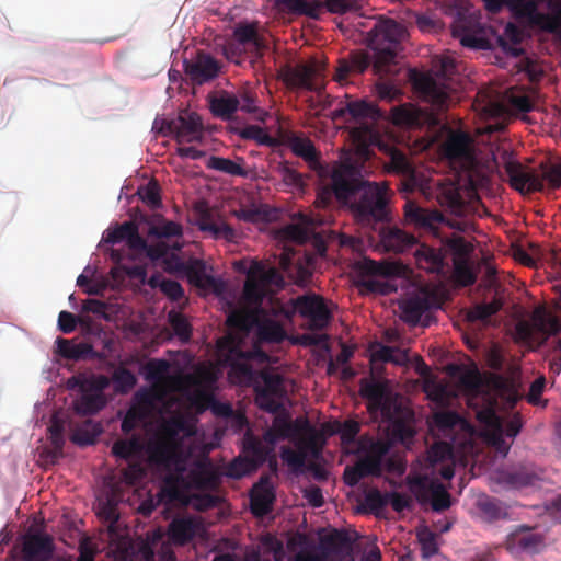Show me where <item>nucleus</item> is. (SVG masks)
Segmentation results:
<instances>
[{
  "instance_id": "nucleus-1",
  "label": "nucleus",
  "mask_w": 561,
  "mask_h": 561,
  "mask_svg": "<svg viewBox=\"0 0 561 561\" xmlns=\"http://www.w3.org/2000/svg\"><path fill=\"white\" fill-rule=\"evenodd\" d=\"M336 201L348 206L363 224H377L389 218V187L386 182L365 180L360 170L348 163L344 174H335Z\"/></svg>"
},
{
  "instance_id": "nucleus-2",
  "label": "nucleus",
  "mask_w": 561,
  "mask_h": 561,
  "mask_svg": "<svg viewBox=\"0 0 561 561\" xmlns=\"http://www.w3.org/2000/svg\"><path fill=\"white\" fill-rule=\"evenodd\" d=\"M404 35V27L390 19L378 22L370 30L368 46L374 51L373 69L380 78L398 72L397 58Z\"/></svg>"
},
{
  "instance_id": "nucleus-3",
  "label": "nucleus",
  "mask_w": 561,
  "mask_h": 561,
  "mask_svg": "<svg viewBox=\"0 0 561 561\" xmlns=\"http://www.w3.org/2000/svg\"><path fill=\"white\" fill-rule=\"evenodd\" d=\"M359 394L367 400V410L370 413L380 412L391 423L394 437L402 442L413 438V427L397 416L399 408L392 404L388 380L363 378L359 381Z\"/></svg>"
},
{
  "instance_id": "nucleus-4",
  "label": "nucleus",
  "mask_w": 561,
  "mask_h": 561,
  "mask_svg": "<svg viewBox=\"0 0 561 561\" xmlns=\"http://www.w3.org/2000/svg\"><path fill=\"white\" fill-rule=\"evenodd\" d=\"M195 434V422L185 414L178 413L163 420L159 427L158 442L153 447V456L160 461L171 460L181 448L183 439Z\"/></svg>"
},
{
  "instance_id": "nucleus-5",
  "label": "nucleus",
  "mask_w": 561,
  "mask_h": 561,
  "mask_svg": "<svg viewBox=\"0 0 561 561\" xmlns=\"http://www.w3.org/2000/svg\"><path fill=\"white\" fill-rule=\"evenodd\" d=\"M471 137L462 131H453L442 146L444 156L450 161L463 164L468 170L469 184L472 188L485 187L489 175L479 167V162L472 150Z\"/></svg>"
},
{
  "instance_id": "nucleus-6",
  "label": "nucleus",
  "mask_w": 561,
  "mask_h": 561,
  "mask_svg": "<svg viewBox=\"0 0 561 561\" xmlns=\"http://www.w3.org/2000/svg\"><path fill=\"white\" fill-rule=\"evenodd\" d=\"M542 174L524 170L519 162L507 161L505 172L508 175L511 186L518 192H541L545 188V181L552 188L561 186V162L552 165L541 164Z\"/></svg>"
},
{
  "instance_id": "nucleus-7",
  "label": "nucleus",
  "mask_w": 561,
  "mask_h": 561,
  "mask_svg": "<svg viewBox=\"0 0 561 561\" xmlns=\"http://www.w3.org/2000/svg\"><path fill=\"white\" fill-rule=\"evenodd\" d=\"M162 136H173L179 144L201 142L204 138L202 117L195 112H182L173 119H154L153 127Z\"/></svg>"
},
{
  "instance_id": "nucleus-8",
  "label": "nucleus",
  "mask_w": 561,
  "mask_h": 561,
  "mask_svg": "<svg viewBox=\"0 0 561 561\" xmlns=\"http://www.w3.org/2000/svg\"><path fill=\"white\" fill-rule=\"evenodd\" d=\"M440 307V299L438 295L428 288H421L414 294L408 296L400 301L399 308L401 311V319L410 324L416 325L422 321L423 327H428L432 320L430 311Z\"/></svg>"
},
{
  "instance_id": "nucleus-9",
  "label": "nucleus",
  "mask_w": 561,
  "mask_h": 561,
  "mask_svg": "<svg viewBox=\"0 0 561 561\" xmlns=\"http://www.w3.org/2000/svg\"><path fill=\"white\" fill-rule=\"evenodd\" d=\"M409 486L421 504L430 503L433 511L443 512L450 507L451 497L444 484L427 476L409 479Z\"/></svg>"
},
{
  "instance_id": "nucleus-10",
  "label": "nucleus",
  "mask_w": 561,
  "mask_h": 561,
  "mask_svg": "<svg viewBox=\"0 0 561 561\" xmlns=\"http://www.w3.org/2000/svg\"><path fill=\"white\" fill-rule=\"evenodd\" d=\"M262 385L254 386L255 403L268 413H279L283 404L279 402L285 396L284 379L279 374L263 369L260 371Z\"/></svg>"
},
{
  "instance_id": "nucleus-11",
  "label": "nucleus",
  "mask_w": 561,
  "mask_h": 561,
  "mask_svg": "<svg viewBox=\"0 0 561 561\" xmlns=\"http://www.w3.org/2000/svg\"><path fill=\"white\" fill-rule=\"evenodd\" d=\"M294 311L308 320V328L313 331L325 329L332 314L322 297L314 294H307L291 299Z\"/></svg>"
},
{
  "instance_id": "nucleus-12",
  "label": "nucleus",
  "mask_w": 561,
  "mask_h": 561,
  "mask_svg": "<svg viewBox=\"0 0 561 561\" xmlns=\"http://www.w3.org/2000/svg\"><path fill=\"white\" fill-rule=\"evenodd\" d=\"M54 552L53 539L48 535L27 533L21 546H14L11 556L15 561H48Z\"/></svg>"
},
{
  "instance_id": "nucleus-13",
  "label": "nucleus",
  "mask_w": 561,
  "mask_h": 561,
  "mask_svg": "<svg viewBox=\"0 0 561 561\" xmlns=\"http://www.w3.org/2000/svg\"><path fill=\"white\" fill-rule=\"evenodd\" d=\"M267 359V355L261 350L243 352L238 345L231 344L225 363L230 367L229 378L239 383H248L254 379V370L248 363L252 358Z\"/></svg>"
},
{
  "instance_id": "nucleus-14",
  "label": "nucleus",
  "mask_w": 561,
  "mask_h": 561,
  "mask_svg": "<svg viewBox=\"0 0 561 561\" xmlns=\"http://www.w3.org/2000/svg\"><path fill=\"white\" fill-rule=\"evenodd\" d=\"M459 387L468 396V405L476 414L490 402L496 407V400L485 391L484 380L478 369L463 370L459 376Z\"/></svg>"
},
{
  "instance_id": "nucleus-15",
  "label": "nucleus",
  "mask_w": 561,
  "mask_h": 561,
  "mask_svg": "<svg viewBox=\"0 0 561 561\" xmlns=\"http://www.w3.org/2000/svg\"><path fill=\"white\" fill-rule=\"evenodd\" d=\"M416 90L423 99L437 112H444L451 102V90L448 85L430 75H422L414 81Z\"/></svg>"
},
{
  "instance_id": "nucleus-16",
  "label": "nucleus",
  "mask_w": 561,
  "mask_h": 561,
  "mask_svg": "<svg viewBox=\"0 0 561 561\" xmlns=\"http://www.w3.org/2000/svg\"><path fill=\"white\" fill-rule=\"evenodd\" d=\"M476 419L482 425L490 430L489 442L490 444L503 456L510 451L511 445L504 439L503 422L496 413V407L492 402L486 407L477 411Z\"/></svg>"
},
{
  "instance_id": "nucleus-17",
  "label": "nucleus",
  "mask_w": 561,
  "mask_h": 561,
  "mask_svg": "<svg viewBox=\"0 0 561 561\" xmlns=\"http://www.w3.org/2000/svg\"><path fill=\"white\" fill-rule=\"evenodd\" d=\"M184 70L194 84L202 85L218 77L220 64L211 55L198 51L193 60L184 62Z\"/></svg>"
},
{
  "instance_id": "nucleus-18",
  "label": "nucleus",
  "mask_w": 561,
  "mask_h": 561,
  "mask_svg": "<svg viewBox=\"0 0 561 561\" xmlns=\"http://www.w3.org/2000/svg\"><path fill=\"white\" fill-rule=\"evenodd\" d=\"M276 499L275 489L268 474H263L250 492V508L254 516L270 514Z\"/></svg>"
},
{
  "instance_id": "nucleus-19",
  "label": "nucleus",
  "mask_w": 561,
  "mask_h": 561,
  "mask_svg": "<svg viewBox=\"0 0 561 561\" xmlns=\"http://www.w3.org/2000/svg\"><path fill=\"white\" fill-rule=\"evenodd\" d=\"M403 210L405 221L419 229L434 231L444 221L440 211L423 208L413 201H407Z\"/></svg>"
},
{
  "instance_id": "nucleus-20",
  "label": "nucleus",
  "mask_w": 561,
  "mask_h": 561,
  "mask_svg": "<svg viewBox=\"0 0 561 561\" xmlns=\"http://www.w3.org/2000/svg\"><path fill=\"white\" fill-rule=\"evenodd\" d=\"M286 142L293 153L307 162L311 170L324 174L327 167L321 163V153L309 138L291 133Z\"/></svg>"
},
{
  "instance_id": "nucleus-21",
  "label": "nucleus",
  "mask_w": 561,
  "mask_h": 561,
  "mask_svg": "<svg viewBox=\"0 0 561 561\" xmlns=\"http://www.w3.org/2000/svg\"><path fill=\"white\" fill-rule=\"evenodd\" d=\"M320 69L314 65L301 64L296 67H286L282 71L284 82L289 88H301L309 91H319L320 87L313 81Z\"/></svg>"
},
{
  "instance_id": "nucleus-22",
  "label": "nucleus",
  "mask_w": 561,
  "mask_h": 561,
  "mask_svg": "<svg viewBox=\"0 0 561 561\" xmlns=\"http://www.w3.org/2000/svg\"><path fill=\"white\" fill-rule=\"evenodd\" d=\"M416 243V238L398 227L386 226L379 231V244L386 252L402 253Z\"/></svg>"
},
{
  "instance_id": "nucleus-23",
  "label": "nucleus",
  "mask_w": 561,
  "mask_h": 561,
  "mask_svg": "<svg viewBox=\"0 0 561 561\" xmlns=\"http://www.w3.org/2000/svg\"><path fill=\"white\" fill-rule=\"evenodd\" d=\"M428 119L427 114L413 104L407 103L391 108V122L396 126L419 129Z\"/></svg>"
},
{
  "instance_id": "nucleus-24",
  "label": "nucleus",
  "mask_w": 561,
  "mask_h": 561,
  "mask_svg": "<svg viewBox=\"0 0 561 561\" xmlns=\"http://www.w3.org/2000/svg\"><path fill=\"white\" fill-rule=\"evenodd\" d=\"M190 479L199 490H216L221 482V474L209 460L197 461L190 472Z\"/></svg>"
},
{
  "instance_id": "nucleus-25",
  "label": "nucleus",
  "mask_w": 561,
  "mask_h": 561,
  "mask_svg": "<svg viewBox=\"0 0 561 561\" xmlns=\"http://www.w3.org/2000/svg\"><path fill=\"white\" fill-rule=\"evenodd\" d=\"M542 0H512L510 9L519 19L525 20L530 26L542 31L543 24L550 19L548 13L539 12L538 7Z\"/></svg>"
},
{
  "instance_id": "nucleus-26",
  "label": "nucleus",
  "mask_w": 561,
  "mask_h": 561,
  "mask_svg": "<svg viewBox=\"0 0 561 561\" xmlns=\"http://www.w3.org/2000/svg\"><path fill=\"white\" fill-rule=\"evenodd\" d=\"M199 523L192 516L175 517L168 526L169 539L178 546H184L196 535Z\"/></svg>"
},
{
  "instance_id": "nucleus-27",
  "label": "nucleus",
  "mask_w": 561,
  "mask_h": 561,
  "mask_svg": "<svg viewBox=\"0 0 561 561\" xmlns=\"http://www.w3.org/2000/svg\"><path fill=\"white\" fill-rule=\"evenodd\" d=\"M543 547V537L531 531L513 534L507 539V550L513 554L538 553Z\"/></svg>"
},
{
  "instance_id": "nucleus-28",
  "label": "nucleus",
  "mask_w": 561,
  "mask_h": 561,
  "mask_svg": "<svg viewBox=\"0 0 561 561\" xmlns=\"http://www.w3.org/2000/svg\"><path fill=\"white\" fill-rule=\"evenodd\" d=\"M454 36L468 48L490 49L492 47L491 41L486 37V28L480 24L473 27L460 24L454 30Z\"/></svg>"
},
{
  "instance_id": "nucleus-29",
  "label": "nucleus",
  "mask_w": 561,
  "mask_h": 561,
  "mask_svg": "<svg viewBox=\"0 0 561 561\" xmlns=\"http://www.w3.org/2000/svg\"><path fill=\"white\" fill-rule=\"evenodd\" d=\"M348 114L354 119H366L376 122L382 117L380 110L373 103L366 101L348 102L345 106L333 112V118H342Z\"/></svg>"
},
{
  "instance_id": "nucleus-30",
  "label": "nucleus",
  "mask_w": 561,
  "mask_h": 561,
  "mask_svg": "<svg viewBox=\"0 0 561 561\" xmlns=\"http://www.w3.org/2000/svg\"><path fill=\"white\" fill-rule=\"evenodd\" d=\"M370 56L364 50L352 51L348 59H341L334 79L337 82L346 80L350 73H363L370 65Z\"/></svg>"
},
{
  "instance_id": "nucleus-31",
  "label": "nucleus",
  "mask_w": 561,
  "mask_h": 561,
  "mask_svg": "<svg viewBox=\"0 0 561 561\" xmlns=\"http://www.w3.org/2000/svg\"><path fill=\"white\" fill-rule=\"evenodd\" d=\"M263 308L241 307L233 309L227 317V324L233 329L248 332L259 322Z\"/></svg>"
},
{
  "instance_id": "nucleus-32",
  "label": "nucleus",
  "mask_w": 561,
  "mask_h": 561,
  "mask_svg": "<svg viewBox=\"0 0 561 561\" xmlns=\"http://www.w3.org/2000/svg\"><path fill=\"white\" fill-rule=\"evenodd\" d=\"M414 256L417 266L430 273L438 274L444 268V254L438 249L422 244L415 250Z\"/></svg>"
},
{
  "instance_id": "nucleus-33",
  "label": "nucleus",
  "mask_w": 561,
  "mask_h": 561,
  "mask_svg": "<svg viewBox=\"0 0 561 561\" xmlns=\"http://www.w3.org/2000/svg\"><path fill=\"white\" fill-rule=\"evenodd\" d=\"M197 225L199 230L210 232L215 239H225L226 241L233 242L238 238L233 227L225 221H213L208 210L201 213Z\"/></svg>"
},
{
  "instance_id": "nucleus-34",
  "label": "nucleus",
  "mask_w": 561,
  "mask_h": 561,
  "mask_svg": "<svg viewBox=\"0 0 561 561\" xmlns=\"http://www.w3.org/2000/svg\"><path fill=\"white\" fill-rule=\"evenodd\" d=\"M240 105L239 99L226 91L219 95L209 98V108L215 117L228 121L238 111Z\"/></svg>"
},
{
  "instance_id": "nucleus-35",
  "label": "nucleus",
  "mask_w": 561,
  "mask_h": 561,
  "mask_svg": "<svg viewBox=\"0 0 561 561\" xmlns=\"http://www.w3.org/2000/svg\"><path fill=\"white\" fill-rule=\"evenodd\" d=\"M170 363L167 359H150L144 367L145 379L152 382L180 383V378L169 376Z\"/></svg>"
},
{
  "instance_id": "nucleus-36",
  "label": "nucleus",
  "mask_w": 561,
  "mask_h": 561,
  "mask_svg": "<svg viewBox=\"0 0 561 561\" xmlns=\"http://www.w3.org/2000/svg\"><path fill=\"white\" fill-rule=\"evenodd\" d=\"M272 454V448H267L263 442L253 435H247L243 442V456L251 461L252 468L259 469Z\"/></svg>"
},
{
  "instance_id": "nucleus-37",
  "label": "nucleus",
  "mask_w": 561,
  "mask_h": 561,
  "mask_svg": "<svg viewBox=\"0 0 561 561\" xmlns=\"http://www.w3.org/2000/svg\"><path fill=\"white\" fill-rule=\"evenodd\" d=\"M59 354L71 360H80L89 357H93L94 348L90 343L80 342L76 343L72 340L58 337L57 341Z\"/></svg>"
},
{
  "instance_id": "nucleus-38",
  "label": "nucleus",
  "mask_w": 561,
  "mask_h": 561,
  "mask_svg": "<svg viewBox=\"0 0 561 561\" xmlns=\"http://www.w3.org/2000/svg\"><path fill=\"white\" fill-rule=\"evenodd\" d=\"M319 548L322 552L327 553L328 560H330L331 554L339 556L351 551L352 540L346 533L334 530L321 539Z\"/></svg>"
},
{
  "instance_id": "nucleus-39",
  "label": "nucleus",
  "mask_w": 561,
  "mask_h": 561,
  "mask_svg": "<svg viewBox=\"0 0 561 561\" xmlns=\"http://www.w3.org/2000/svg\"><path fill=\"white\" fill-rule=\"evenodd\" d=\"M106 405L104 394L93 393L82 388L81 397L75 402V410L80 415H93Z\"/></svg>"
},
{
  "instance_id": "nucleus-40",
  "label": "nucleus",
  "mask_w": 561,
  "mask_h": 561,
  "mask_svg": "<svg viewBox=\"0 0 561 561\" xmlns=\"http://www.w3.org/2000/svg\"><path fill=\"white\" fill-rule=\"evenodd\" d=\"M256 335L260 342L280 343L286 337V332L277 321L266 319L257 322Z\"/></svg>"
},
{
  "instance_id": "nucleus-41",
  "label": "nucleus",
  "mask_w": 561,
  "mask_h": 561,
  "mask_svg": "<svg viewBox=\"0 0 561 561\" xmlns=\"http://www.w3.org/2000/svg\"><path fill=\"white\" fill-rule=\"evenodd\" d=\"M249 275L256 277L257 280L262 282V286H277L283 287L284 278L282 274L275 267L266 268L264 264L259 261H253L249 268Z\"/></svg>"
},
{
  "instance_id": "nucleus-42",
  "label": "nucleus",
  "mask_w": 561,
  "mask_h": 561,
  "mask_svg": "<svg viewBox=\"0 0 561 561\" xmlns=\"http://www.w3.org/2000/svg\"><path fill=\"white\" fill-rule=\"evenodd\" d=\"M350 162H343L335 164L330 174L331 184L323 186L317 194V198L314 204L319 208H327L332 204L333 197L336 198V184H335V174L342 173L344 174L345 169H348Z\"/></svg>"
},
{
  "instance_id": "nucleus-43",
  "label": "nucleus",
  "mask_w": 561,
  "mask_h": 561,
  "mask_svg": "<svg viewBox=\"0 0 561 561\" xmlns=\"http://www.w3.org/2000/svg\"><path fill=\"white\" fill-rule=\"evenodd\" d=\"M247 274H249V272ZM265 294V288L262 286V282L257 280L256 277L252 275H248L243 286L242 297L244 301L255 309L262 308Z\"/></svg>"
},
{
  "instance_id": "nucleus-44",
  "label": "nucleus",
  "mask_w": 561,
  "mask_h": 561,
  "mask_svg": "<svg viewBox=\"0 0 561 561\" xmlns=\"http://www.w3.org/2000/svg\"><path fill=\"white\" fill-rule=\"evenodd\" d=\"M502 301L497 298H494L490 302L477 304L467 311L466 319L469 322H485L493 314L499 312L502 309Z\"/></svg>"
},
{
  "instance_id": "nucleus-45",
  "label": "nucleus",
  "mask_w": 561,
  "mask_h": 561,
  "mask_svg": "<svg viewBox=\"0 0 561 561\" xmlns=\"http://www.w3.org/2000/svg\"><path fill=\"white\" fill-rule=\"evenodd\" d=\"M100 433V424L89 420L73 431L70 439L79 446H87L93 444Z\"/></svg>"
},
{
  "instance_id": "nucleus-46",
  "label": "nucleus",
  "mask_w": 561,
  "mask_h": 561,
  "mask_svg": "<svg viewBox=\"0 0 561 561\" xmlns=\"http://www.w3.org/2000/svg\"><path fill=\"white\" fill-rule=\"evenodd\" d=\"M149 234L160 239L181 238L183 236V227L175 221L165 220L163 217H160L158 222L149 228Z\"/></svg>"
},
{
  "instance_id": "nucleus-47",
  "label": "nucleus",
  "mask_w": 561,
  "mask_h": 561,
  "mask_svg": "<svg viewBox=\"0 0 561 561\" xmlns=\"http://www.w3.org/2000/svg\"><path fill=\"white\" fill-rule=\"evenodd\" d=\"M208 168L233 176H247L244 168L228 158L213 156L208 160Z\"/></svg>"
},
{
  "instance_id": "nucleus-48",
  "label": "nucleus",
  "mask_w": 561,
  "mask_h": 561,
  "mask_svg": "<svg viewBox=\"0 0 561 561\" xmlns=\"http://www.w3.org/2000/svg\"><path fill=\"white\" fill-rule=\"evenodd\" d=\"M416 536L421 546V554L424 559H428L438 552V536L436 533L427 527H423L417 530Z\"/></svg>"
},
{
  "instance_id": "nucleus-49",
  "label": "nucleus",
  "mask_w": 561,
  "mask_h": 561,
  "mask_svg": "<svg viewBox=\"0 0 561 561\" xmlns=\"http://www.w3.org/2000/svg\"><path fill=\"white\" fill-rule=\"evenodd\" d=\"M455 280L463 286H471L477 280V274L467 259H456L454 261Z\"/></svg>"
},
{
  "instance_id": "nucleus-50",
  "label": "nucleus",
  "mask_w": 561,
  "mask_h": 561,
  "mask_svg": "<svg viewBox=\"0 0 561 561\" xmlns=\"http://www.w3.org/2000/svg\"><path fill=\"white\" fill-rule=\"evenodd\" d=\"M388 170L400 175H413L414 173V167L411 161L408 159L405 153L398 149H392L390 151Z\"/></svg>"
},
{
  "instance_id": "nucleus-51",
  "label": "nucleus",
  "mask_w": 561,
  "mask_h": 561,
  "mask_svg": "<svg viewBox=\"0 0 561 561\" xmlns=\"http://www.w3.org/2000/svg\"><path fill=\"white\" fill-rule=\"evenodd\" d=\"M239 136L245 140H254L259 145L275 146L276 140L259 125H248L239 130Z\"/></svg>"
},
{
  "instance_id": "nucleus-52",
  "label": "nucleus",
  "mask_w": 561,
  "mask_h": 561,
  "mask_svg": "<svg viewBox=\"0 0 561 561\" xmlns=\"http://www.w3.org/2000/svg\"><path fill=\"white\" fill-rule=\"evenodd\" d=\"M112 381L117 393H127L137 383V378L129 369L118 367L112 375Z\"/></svg>"
},
{
  "instance_id": "nucleus-53",
  "label": "nucleus",
  "mask_w": 561,
  "mask_h": 561,
  "mask_svg": "<svg viewBox=\"0 0 561 561\" xmlns=\"http://www.w3.org/2000/svg\"><path fill=\"white\" fill-rule=\"evenodd\" d=\"M282 437V439L290 438L300 433L301 427L296 423L291 422L288 414H277L272 423V426Z\"/></svg>"
},
{
  "instance_id": "nucleus-54",
  "label": "nucleus",
  "mask_w": 561,
  "mask_h": 561,
  "mask_svg": "<svg viewBox=\"0 0 561 561\" xmlns=\"http://www.w3.org/2000/svg\"><path fill=\"white\" fill-rule=\"evenodd\" d=\"M503 480L514 488H523L534 484L537 480V476L525 468H518L516 470L505 472L503 474Z\"/></svg>"
},
{
  "instance_id": "nucleus-55",
  "label": "nucleus",
  "mask_w": 561,
  "mask_h": 561,
  "mask_svg": "<svg viewBox=\"0 0 561 561\" xmlns=\"http://www.w3.org/2000/svg\"><path fill=\"white\" fill-rule=\"evenodd\" d=\"M136 228L137 226L133 221H125L122 225L108 229L103 239L110 244H116L124 240L127 241Z\"/></svg>"
},
{
  "instance_id": "nucleus-56",
  "label": "nucleus",
  "mask_w": 561,
  "mask_h": 561,
  "mask_svg": "<svg viewBox=\"0 0 561 561\" xmlns=\"http://www.w3.org/2000/svg\"><path fill=\"white\" fill-rule=\"evenodd\" d=\"M141 449L138 437H131L129 439H118L112 447V453L122 459H128L136 455Z\"/></svg>"
},
{
  "instance_id": "nucleus-57",
  "label": "nucleus",
  "mask_w": 561,
  "mask_h": 561,
  "mask_svg": "<svg viewBox=\"0 0 561 561\" xmlns=\"http://www.w3.org/2000/svg\"><path fill=\"white\" fill-rule=\"evenodd\" d=\"M405 359L407 356L404 352L386 345H381L371 354V362L401 364L405 362Z\"/></svg>"
},
{
  "instance_id": "nucleus-58",
  "label": "nucleus",
  "mask_w": 561,
  "mask_h": 561,
  "mask_svg": "<svg viewBox=\"0 0 561 561\" xmlns=\"http://www.w3.org/2000/svg\"><path fill=\"white\" fill-rule=\"evenodd\" d=\"M138 195L151 209L161 206L160 188L156 181H150L138 188Z\"/></svg>"
},
{
  "instance_id": "nucleus-59",
  "label": "nucleus",
  "mask_w": 561,
  "mask_h": 561,
  "mask_svg": "<svg viewBox=\"0 0 561 561\" xmlns=\"http://www.w3.org/2000/svg\"><path fill=\"white\" fill-rule=\"evenodd\" d=\"M286 5L291 12L305 14L312 19L318 18L321 8L320 2H309L307 0H286Z\"/></svg>"
},
{
  "instance_id": "nucleus-60",
  "label": "nucleus",
  "mask_w": 561,
  "mask_h": 561,
  "mask_svg": "<svg viewBox=\"0 0 561 561\" xmlns=\"http://www.w3.org/2000/svg\"><path fill=\"white\" fill-rule=\"evenodd\" d=\"M169 322L175 335L182 341H188L192 334V329L186 318L179 312L169 313Z\"/></svg>"
},
{
  "instance_id": "nucleus-61",
  "label": "nucleus",
  "mask_w": 561,
  "mask_h": 561,
  "mask_svg": "<svg viewBox=\"0 0 561 561\" xmlns=\"http://www.w3.org/2000/svg\"><path fill=\"white\" fill-rule=\"evenodd\" d=\"M148 414L141 411L139 408H135L131 405L121 424L122 432L125 434H129L133 432L136 427L139 426L141 422H144L147 419Z\"/></svg>"
},
{
  "instance_id": "nucleus-62",
  "label": "nucleus",
  "mask_w": 561,
  "mask_h": 561,
  "mask_svg": "<svg viewBox=\"0 0 561 561\" xmlns=\"http://www.w3.org/2000/svg\"><path fill=\"white\" fill-rule=\"evenodd\" d=\"M365 505L368 511L375 515H379V513L386 507L389 503L388 493L382 494L379 490L373 489L365 495Z\"/></svg>"
},
{
  "instance_id": "nucleus-63",
  "label": "nucleus",
  "mask_w": 561,
  "mask_h": 561,
  "mask_svg": "<svg viewBox=\"0 0 561 561\" xmlns=\"http://www.w3.org/2000/svg\"><path fill=\"white\" fill-rule=\"evenodd\" d=\"M255 470L256 468H252L250 460H248L244 456H240L230 462L226 474L233 479H240Z\"/></svg>"
},
{
  "instance_id": "nucleus-64",
  "label": "nucleus",
  "mask_w": 561,
  "mask_h": 561,
  "mask_svg": "<svg viewBox=\"0 0 561 561\" xmlns=\"http://www.w3.org/2000/svg\"><path fill=\"white\" fill-rule=\"evenodd\" d=\"M282 459L294 470H300L306 463V450L299 446L298 450H294L290 447H283L280 453Z\"/></svg>"
}]
</instances>
